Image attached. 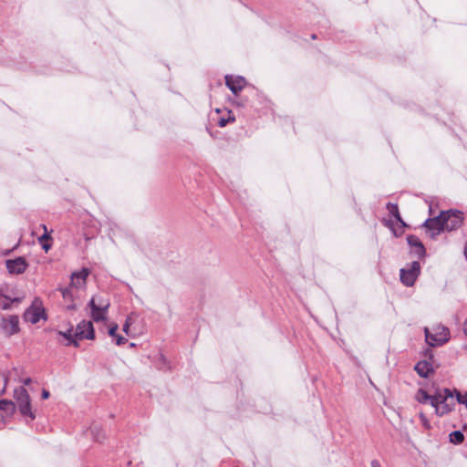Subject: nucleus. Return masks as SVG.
Returning a JSON list of instances; mask_svg holds the SVG:
<instances>
[{
	"label": "nucleus",
	"instance_id": "obj_1",
	"mask_svg": "<svg viewBox=\"0 0 467 467\" xmlns=\"http://www.w3.org/2000/svg\"><path fill=\"white\" fill-rule=\"evenodd\" d=\"M455 400L452 392L449 389L439 390L435 393L434 403L432 407L438 416H443L452 410Z\"/></svg>",
	"mask_w": 467,
	"mask_h": 467
},
{
	"label": "nucleus",
	"instance_id": "obj_2",
	"mask_svg": "<svg viewBox=\"0 0 467 467\" xmlns=\"http://www.w3.org/2000/svg\"><path fill=\"white\" fill-rule=\"evenodd\" d=\"M24 319L26 322H29L33 325L38 323L40 320H47V314L41 298H34L30 306L24 313Z\"/></svg>",
	"mask_w": 467,
	"mask_h": 467
},
{
	"label": "nucleus",
	"instance_id": "obj_3",
	"mask_svg": "<svg viewBox=\"0 0 467 467\" xmlns=\"http://www.w3.org/2000/svg\"><path fill=\"white\" fill-rule=\"evenodd\" d=\"M426 342L431 346H441L450 338L449 329L441 325H434L431 328L425 327Z\"/></svg>",
	"mask_w": 467,
	"mask_h": 467
},
{
	"label": "nucleus",
	"instance_id": "obj_4",
	"mask_svg": "<svg viewBox=\"0 0 467 467\" xmlns=\"http://www.w3.org/2000/svg\"><path fill=\"white\" fill-rule=\"evenodd\" d=\"M109 306L110 304L108 299L100 296H93L88 303L92 320L95 322L105 320Z\"/></svg>",
	"mask_w": 467,
	"mask_h": 467
},
{
	"label": "nucleus",
	"instance_id": "obj_5",
	"mask_svg": "<svg viewBox=\"0 0 467 467\" xmlns=\"http://www.w3.org/2000/svg\"><path fill=\"white\" fill-rule=\"evenodd\" d=\"M14 399L18 406L22 415L35 419V414L31 410L30 397L24 387L16 388L14 391Z\"/></svg>",
	"mask_w": 467,
	"mask_h": 467
},
{
	"label": "nucleus",
	"instance_id": "obj_6",
	"mask_svg": "<svg viewBox=\"0 0 467 467\" xmlns=\"http://www.w3.org/2000/svg\"><path fill=\"white\" fill-rule=\"evenodd\" d=\"M23 300V296H17L14 288L8 285L0 288V307L8 309L13 304H19Z\"/></svg>",
	"mask_w": 467,
	"mask_h": 467
},
{
	"label": "nucleus",
	"instance_id": "obj_7",
	"mask_svg": "<svg viewBox=\"0 0 467 467\" xmlns=\"http://www.w3.org/2000/svg\"><path fill=\"white\" fill-rule=\"evenodd\" d=\"M443 231H453L459 228L463 221V215L461 212H442L441 213Z\"/></svg>",
	"mask_w": 467,
	"mask_h": 467
},
{
	"label": "nucleus",
	"instance_id": "obj_8",
	"mask_svg": "<svg viewBox=\"0 0 467 467\" xmlns=\"http://www.w3.org/2000/svg\"><path fill=\"white\" fill-rule=\"evenodd\" d=\"M420 272V263L417 261L412 262L407 268L400 270V281L407 286L414 285L418 275Z\"/></svg>",
	"mask_w": 467,
	"mask_h": 467
},
{
	"label": "nucleus",
	"instance_id": "obj_9",
	"mask_svg": "<svg viewBox=\"0 0 467 467\" xmlns=\"http://www.w3.org/2000/svg\"><path fill=\"white\" fill-rule=\"evenodd\" d=\"M74 337L79 340L81 339H94L95 332L91 321H81L76 327Z\"/></svg>",
	"mask_w": 467,
	"mask_h": 467
},
{
	"label": "nucleus",
	"instance_id": "obj_10",
	"mask_svg": "<svg viewBox=\"0 0 467 467\" xmlns=\"http://www.w3.org/2000/svg\"><path fill=\"white\" fill-rule=\"evenodd\" d=\"M89 270L86 267L80 271L74 272L71 274L70 287L76 289H81L86 286L87 278L89 275Z\"/></svg>",
	"mask_w": 467,
	"mask_h": 467
},
{
	"label": "nucleus",
	"instance_id": "obj_11",
	"mask_svg": "<svg viewBox=\"0 0 467 467\" xmlns=\"http://www.w3.org/2000/svg\"><path fill=\"white\" fill-rule=\"evenodd\" d=\"M6 268L10 274H23L28 267V264L24 257H17L13 260H7Z\"/></svg>",
	"mask_w": 467,
	"mask_h": 467
},
{
	"label": "nucleus",
	"instance_id": "obj_12",
	"mask_svg": "<svg viewBox=\"0 0 467 467\" xmlns=\"http://www.w3.org/2000/svg\"><path fill=\"white\" fill-rule=\"evenodd\" d=\"M225 84L234 95H237L244 88L246 81L243 77L226 76Z\"/></svg>",
	"mask_w": 467,
	"mask_h": 467
},
{
	"label": "nucleus",
	"instance_id": "obj_13",
	"mask_svg": "<svg viewBox=\"0 0 467 467\" xmlns=\"http://www.w3.org/2000/svg\"><path fill=\"white\" fill-rule=\"evenodd\" d=\"M424 226L427 228L428 232L430 233V235L431 237H435L441 231H443L441 213L437 217L428 219L424 223Z\"/></svg>",
	"mask_w": 467,
	"mask_h": 467
},
{
	"label": "nucleus",
	"instance_id": "obj_14",
	"mask_svg": "<svg viewBox=\"0 0 467 467\" xmlns=\"http://www.w3.org/2000/svg\"><path fill=\"white\" fill-rule=\"evenodd\" d=\"M1 327L7 336H11L18 333L19 331V321L16 316H11L6 319H4L1 323Z\"/></svg>",
	"mask_w": 467,
	"mask_h": 467
},
{
	"label": "nucleus",
	"instance_id": "obj_15",
	"mask_svg": "<svg viewBox=\"0 0 467 467\" xmlns=\"http://www.w3.org/2000/svg\"><path fill=\"white\" fill-rule=\"evenodd\" d=\"M414 369L421 378H428L431 374L434 372V367L432 363L427 360L419 361L415 365Z\"/></svg>",
	"mask_w": 467,
	"mask_h": 467
},
{
	"label": "nucleus",
	"instance_id": "obj_16",
	"mask_svg": "<svg viewBox=\"0 0 467 467\" xmlns=\"http://www.w3.org/2000/svg\"><path fill=\"white\" fill-rule=\"evenodd\" d=\"M408 244L413 247L415 250V254L419 256H423L425 254V248L420 242V240L415 235H409L407 237Z\"/></svg>",
	"mask_w": 467,
	"mask_h": 467
},
{
	"label": "nucleus",
	"instance_id": "obj_17",
	"mask_svg": "<svg viewBox=\"0 0 467 467\" xmlns=\"http://www.w3.org/2000/svg\"><path fill=\"white\" fill-rule=\"evenodd\" d=\"M414 398L421 404L430 403L432 406L434 403L435 394L429 395L426 390L420 389L417 390Z\"/></svg>",
	"mask_w": 467,
	"mask_h": 467
},
{
	"label": "nucleus",
	"instance_id": "obj_18",
	"mask_svg": "<svg viewBox=\"0 0 467 467\" xmlns=\"http://www.w3.org/2000/svg\"><path fill=\"white\" fill-rule=\"evenodd\" d=\"M387 209H388L389 213L390 214H392L397 219L398 222H400V223L405 225V223L403 222V220L401 219V216L400 214L399 207L396 203L389 202L387 204Z\"/></svg>",
	"mask_w": 467,
	"mask_h": 467
},
{
	"label": "nucleus",
	"instance_id": "obj_19",
	"mask_svg": "<svg viewBox=\"0 0 467 467\" xmlns=\"http://www.w3.org/2000/svg\"><path fill=\"white\" fill-rule=\"evenodd\" d=\"M450 441L453 444H461L464 441V435L460 431H454L449 435Z\"/></svg>",
	"mask_w": 467,
	"mask_h": 467
},
{
	"label": "nucleus",
	"instance_id": "obj_20",
	"mask_svg": "<svg viewBox=\"0 0 467 467\" xmlns=\"http://www.w3.org/2000/svg\"><path fill=\"white\" fill-rule=\"evenodd\" d=\"M58 334L69 340V344H73L75 347H78V339L74 337L72 329H68L66 332L59 331Z\"/></svg>",
	"mask_w": 467,
	"mask_h": 467
},
{
	"label": "nucleus",
	"instance_id": "obj_21",
	"mask_svg": "<svg viewBox=\"0 0 467 467\" xmlns=\"http://www.w3.org/2000/svg\"><path fill=\"white\" fill-rule=\"evenodd\" d=\"M227 114V118L222 117L219 119L218 125L220 127H225L228 123H232L235 120L234 115L231 110H229Z\"/></svg>",
	"mask_w": 467,
	"mask_h": 467
},
{
	"label": "nucleus",
	"instance_id": "obj_22",
	"mask_svg": "<svg viewBox=\"0 0 467 467\" xmlns=\"http://www.w3.org/2000/svg\"><path fill=\"white\" fill-rule=\"evenodd\" d=\"M0 410L6 412L13 411L15 410V403L8 400H0Z\"/></svg>",
	"mask_w": 467,
	"mask_h": 467
},
{
	"label": "nucleus",
	"instance_id": "obj_23",
	"mask_svg": "<svg viewBox=\"0 0 467 467\" xmlns=\"http://www.w3.org/2000/svg\"><path fill=\"white\" fill-rule=\"evenodd\" d=\"M41 227L44 230V234L38 238L39 243L52 241V237L50 233L47 231V227L46 224H41Z\"/></svg>",
	"mask_w": 467,
	"mask_h": 467
},
{
	"label": "nucleus",
	"instance_id": "obj_24",
	"mask_svg": "<svg viewBox=\"0 0 467 467\" xmlns=\"http://www.w3.org/2000/svg\"><path fill=\"white\" fill-rule=\"evenodd\" d=\"M456 400L460 404H464L467 409V392L464 394H461V392L455 390Z\"/></svg>",
	"mask_w": 467,
	"mask_h": 467
},
{
	"label": "nucleus",
	"instance_id": "obj_25",
	"mask_svg": "<svg viewBox=\"0 0 467 467\" xmlns=\"http://www.w3.org/2000/svg\"><path fill=\"white\" fill-rule=\"evenodd\" d=\"M61 293L65 301L73 302V296L71 294L70 288H64L61 290Z\"/></svg>",
	"mask_w": 467,
	"mask_h": 467
},
{
	"label": "nucleus",
	"instance_id": "obj_26",
	"mask_svg": "<svg viewBox=\"0 0 467 467\" xmlns=\"http://www.w3.org/2000/svg\"><path fill=\"white\" fill-rule=\"evenodd\" d=\"M420 419L423 424V426L426 428V429H430L431 425H430V422L428 420V419L426 418L425 414L420 412Z\"/></svg>",
	"mask_w": 467,
	"mask_h": 467
},
{
	"label": "nucleus",
	"instance_id": "obj_27",
	"mask_svg": "<svg viewBox=\"0 0 467 467\" xmlns=\"http://www.w3.org/2000/svg\"><path fill=\"white\" fill-rule=\"evenodd\" d=\"M119 327L117 324H113L110 326L109 329V336L111 337H117V330H118Z\"/></svg>",
	"mask_w": 467,
	"mask_h": 467
},
{
	"label": "nucleus",
	"instance_id": "obj_28",
	"mask_svg": "<svg viewBox=\"0 0 467 467\" xmlns=\"http://www.w3.org/2000/svg\"><path fill=\"white\" fill-rule=\"evenodd\" d=\"M131 324V318L127 317L125 324L123 325V331L128 334L130 326Z\"/></svg>",
	"mask_w": 467,
	"mask_h": 467
},
{
	"label": "nucleus",
	"instance_id": "obj_29",
	"mask_svg": "<svg viewBox=\"0 0 467 467\" xmlns=\"http://www.w3.org/2000/svg\"><path fill=\"white\" fill-rule=\"evenodd\" d=\"M115 337H116V344L118 346L123 345L124 343L127 342V339L124 337L117 336Z\"/></svg>",
	"mask_w": 467,
	"mask_h": 467
},
{
	"label": "nucleus",
	"instance_id": "obj_30",
	"mask_svg": "<svg viewBox=\"0 0 467 467\" xmlns=\"http://www.w3.org/2000/svg\"><path fill=\"white\" fill-rule=\"evenodd\" d=\"M49 242L50 241L40 243L42 244V248L46 252H48L50 250V248H51V243H49Z\"/></svg>",
	"mask_w": 467,
	"mask_h": 467
},
{
	"label": "nucleus",
	"instance_id": "obj_31",
	"mask_svg": "<svg viewBox=\"0 0 467 467\" xmlns=\"http://www.w3.org/2000/svg\"><path fill=\"white\" fill-rule=\"evenodd\" d=\"M0 381H3L4 382V388H3V392L5 391V386H6V383H7V379L0 373Z\"/></svg>",
	"mask_w": 467,
	"mask_h": 467
},
{
	"label": "nucleus",
	"instance_id": "obj_32",
	"mask_svg": "<svg viewBox=\"0 0 467 467\" xmlns=\"http://www.w3.org/2000/svg\"><path fill=\"white\" fill-rule=\"evenodd\" d=\"M41 396L43 400H47L49 398V392L47 389H43Z\"/></svg>",
	"mask_w": 467,
	"mask_h": 467
},
{
	"label": "nucleus",
	"instance_id": "obj_33",
	"mask_svg": "<svg viewBox=\"0 0 467 467\" xmlns=\"http://www.w3.org/2000/svg\"><path fill=\"white\" fill-rule=\"evenodd\" d=\"M371 467H381V465H380V463H379V461H377V460H373V461L371 462Z\"/></svg>",
	"mask_w": 467,
	"mask_h": 467
},
{
	"label": "nucleus",
	"instance_id": "obj_34",
	"mask_svg": "<svg viewBox=\"0 0 467 467\" xmlns=\"http://www.w3.org/2000/svg\"><path fill=\"white\" fill-rule=\"evenodd\" d=\"M463 330H464V333L467 335V318L465 319L464 324H463Z\"/></svg>",
	"mask_w": 467,
	"mask_h": 467
},
{
	"label": "nucleus",
	"instance_id": "obj_35",
	"mask_svg": "<svg viewBox=\"0 0 467 467\" xmlns=\"http://www.w3.org/2000/svg\"><path fill=\"white\" fill-rule=\"evenodd\" d=\"M30 381H31V379H26L25 380V384H29V383H30Z\"/></svg>",
	"mask_w": 467,
	"mask_h": 467
},
{
	"label": "nucleus",
	"instance_id": "obj_36",
	"mask_svg": "<svg viewBox=\"0 0 467 467\" xmlns=\"http://www.w3.org/2000/svg\"><path fill=\"white\" fill-rule=\"evenodd\" d=\"M311 38H312V39H317V35L313 34V35L311 36Z\"/></svg>",
	"mask_w": 467,
	"mask_h": 467
},
{
	"label": "nucleus",
	"instance_id": "obj_37",
	"mask_svg": "<svg viewBox=\"0 0 467 467\" xmlns=\"http://www.w3.org/2000/svg\"><path fill=\"white\" fill-rule=\"evenodd\" d=\"M68 308H71V309H74L75 308V306L72 304L70 306H67Z\"/></svg>",
	"mask_w": 467,
	"mask_h": 467
}]
</instances>
